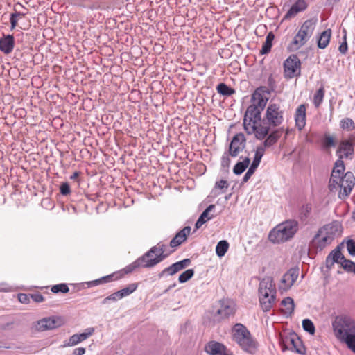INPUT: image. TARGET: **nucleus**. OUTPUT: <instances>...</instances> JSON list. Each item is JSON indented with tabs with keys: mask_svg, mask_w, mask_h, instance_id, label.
Segmentation results:
<instances>
[{
	"mask_svg": "<svg viewBox=\"0 0 355 355\" xmlns=\"http://www.w3.org/2000/svg\"><path fill=\"white\" fill-rule=\"evenodd\" d=\"M282 311L285 315H291L294 311V301L291 297H286L282 301Z\"/></svg>",
	"mask_w": 355,
	"mask_h": 355,
	"instance_id": "33",
	"label": "nucleus"
},
{
	"mask_svg": "<svg viewBox=\"0 0 355 355\" xmlns=\"http://www.w3.org/2000/svg\"><path fill=\"white\" fill-rule=\"evenodd\" d=\"M262 110H261L260 108L251 105L248 107L245 112V117L260 122L261 112Z\"/></svg>",
	"mask_w": 355,
	"mask_h": 355,
	"instance_id": "29",
	"label": "nucleus"
},
{
	"mask_svg": "<svg viewBox=\"0 0 355 355\" xmlns=\"http://www.w3.org/2000/svg\"><path fill=\"white\" fill-rule=\"evenodd\" d=\"M279 137L280 132L279 130L273 131L268 135V137L263 143V145H264L266 147H269L276 143Z\"/></svg>",
	"mask_w": 355,
	"mask_h": 355,
	"instance_id": "40",
	"label": "nucleus"
},
{
	"mask_svg": "<svg viewBox=\"0 0 355 355\" xmlns=\"http://www.w3.org/2000/svg\"><path fill=\"white\" fill-rule=\"evenodd\" d=\"M320 233L329 238L330 241H333L340 236L343 232L342 225L340 222L335 220L330 223L326 224L318 230Z\"/></svg>",
	"mask_w": 355,
	"mask_h": 355,
	"instance_id": "13",
	"label": "nucleus"
},
{
	"mask_svg": "<svg viewBox=\"0 0 355 355\" xmlns=\"http://www.w3.org/2000/svg\"><path fill=\"white\" fill-rule=\"evenodd\" d=\"M245 138L243 134H236L232 139L230 145L229 153L232 157H236L240 152L243 150L245 146Z\"/></svg>",
	"mask_w": 355,
	"mask_h": 355,
	"instance_id": "17",
	"label": "nucleus"
},
{
	"mask_svg": "<svg viewBox=\"0 0 355 355\" xmlns=\"http://www.w3.org/2000/svg\"><path fill=\"white\" fill-rule=\"evenodd\" d=\"M216 206L214 205H210L201 214L198 220L196 223V229H199L203 224L214 218V215L211 213L215 210Z\"/></svg>",
	"mask_w": 355,
	"mask_h": 355,
	"instance_id": "25",
	"label": "nucleus"
},
{
	"mask_svg": "<svg viewBox=\"0 0 355 355\" xmlns=\"http://www.w3.org/2000/svg\"><path fill=\"white\" fill-rule=\"evenodd\" d=\"M259 122L257 121H254L253 119H250L244 116L243 119V127L245 130L248 135H252L256 130L257 124Z\"/></svg>",
	"mask_w": 355,
	"mask_h": 355,
	"instance_id": "34",
	"label": "nucleus"
},
{
	"mask_svg": "<svg viewBox=\"0 0 355 355\" xmlns=\"http://www.w3.org/2000/svg\"><path fill=\"white\" fill-rule=\"evenodd\" d=\"M345 260V258L342 254L340 250H334L327 258V263H340L342 265V261Z\"/></svg>",
	"mask_w": 355,
	"mask_h": 355,
	"instance_id": "32",
	"label": "nucleus"
},
{
	"mask_svg": "<svg viewBox=\"0 0 355 355\" xmlns=\"http://www.w3.org/2000/svg\"><path fill=\"white\" fill-rule=\"evenodd\" d=\"M324 96V90L323 87L319 88L313 96V104L315 107H319L322 103Z\"/></svg>",
	"mask_w": 355,
	"mask_h": 355,
	"instance_id": "43",
	"label": "nucleus"
},
{
	"mask_svg": "<svg viewBox=\"0 0 355 355\" xmlns=\"http://www.w3.org/2000/svg\"><path fill=\"white\" fill-rule=\"evenodd\" d=\"M15 39L11 35H5L0 38V51L5 54H9L14 49Z\"/></svg>",
	"mask_w": 355,
	"mask_h": 355,
	"instance_id": "24",
	"label": "nucleus"
},
{
	"mask_svg": "<svg viewBox=\"0 0 355 355\" xmlns=\"http://www.w3.org/2000/svg\"><path fill=\"white\" fill-rule=\"evenodd\" d=\"M166 245L162 243H158L152 247L144 255L139 257L131 264L124 268L125 273H129L138 268H153L165 259L168 254H165Z\"/></svg>",
	"mask_w": 355,
	"mask_h": 355,
	"instance_id": "1",
	"label": "nucleus"
},
{
	"mask_svg": "<svg viewBox=\"0 0 355 355\" xmlns=\"http://www.w3.org/2000/svg\"><path fill=\"white\" fill-rule=\"evenodd\" d=\"M64 324V320L59 316L44 318L34 323L35 329L38 331H44L58 328Z\"/></svg>",
	"mask_w": 355,
	"mask_h": 355,
	"instance_id": "10",
	"label": "nucleus"
},
{
	"mask_svg": "<svg viewBox=\"0 0 355 355\" xmlns=\"http://www.w3.org/2000/svg\"><path fill=\"white\" fill-rule=\"evenodd\" d=\"M190 263L191 261L189 259H184L180 261H178L163 270L162 272L159 275V277H162L166 274L173 275L178 272V271L188 266L190 264Z\"/></svg>",
	"mask_w": 355,
	"mask_h": 355,
	"instance_id": "20",
	"label": "nucleus"
},
{
	"mask_svg": "<svg viewBox=\"0 0 355 355\" xmlns=\"http://www.w3.org/2000/svg\"><path fill=\"white\" fill-rule=\"evenodd\" d=\"M78 175H79L78 172H75V173H74L71 176V178H71V180H75V179H76V178L78 177Z\"/></svg>",
	"mask_w": 355,
	"mask_h": 355,
	"instance_id": "63",
	"label": "nucleus"
},
{
	"mask_svg": "<svg viewBox=\"0 0 355 355\" xmlns=\"http://www.w3.org/2000/svg\"><path fill=\"white\" fill-rule=\"evenodd\" d=\"M332 326L335 336L355 353V322L348 316H338Z\"/></svg>",
	"mask_w": 355,
	"mask_h": 355,
	"instance_id": "2",
	"label": "nucleus"
},
{
	"mask_svg": "<svg viewBox=\"0 0 355 355\" xmlns=\"http://www.w3.org/2000/svg\"><path fill=\"white\" fill-rule=\"evenodd\" d=\"M266 119L269 126L277 127L284 121V110L279 104L270 103L266 109Z\"/></svg>",
	"mask_w": 355,
	"mask_h": 355,
	"instance_id": "8",
	"label": "nucleus"
},
{
	"mask_svg": "<svg viewBox=\"0 0 355 355\" xmlns=\"http://www.w3.org/2000/svg\"><path fill=\"white\" fill-rule=\"evenodd\" d=\"M332 243L331 241L324 234L318 231L311 242V247L317 250H322Z\"/></svg>",
	"mask_w": 355,
	"mask_h": 355,
	"instance_id": "21",
	"label": "nucleus"
},
{
	"mask_svg": "<svg viewBox=\"0 0 355 355\" xmlns=\"http://www.w3.org/2000/svg\"><path fill=\"white\" fill-rule=\"evenodd\" d=\"M121 300V297L119 295L118 291L115 292L110 295L107 296V297L104 298L102 301V304H107L110 303V301L116 302Z\"/></svg>",
	"mask_w": 355,
	"mask_h": 355,
	"instance_id": "52",
	"label": "nucleus"
},
{
	"mask_svg": "<svg viewBox=\"0 0 355 355\" xmlns=\"http://www.w3.org/2000/svg\"><path fill=\"white\" fill-rule=\"evenodd\" d=\"M338 153L340 158L348 157L354 153V148L352 144L349 141H343L339 147Z\"/></svg>",
	"mask_w": 355,
	"mask_h": 355,
	"instance_id": "28",
	"label": "nucleus"
},
{
	"mask_svg": "<svg viewBox=\"0 0 355 355\" xmlns=\"http://www.w3.org/2000/svg\"><path fill=\"white\" fill-rule=\"evenodd\" d=\"M113 276H114L113 275H107V276L103 277L100 279L88 282L87 284L90 286H97V285H99L101 284L110 282L112 281Z\"/></svg>",
	"mask_w": 355,
	"mask_h": 355,
	"instance_id": "44",
	"label": "nucleus"
},
{
	"mask_svg": "<svg viewBox=\"0 0 355 355\" xmlns=\"http://www.w3.org/2000/svg\"><path fill=\"white\" fill-rule=\"evenodd\" d=\"M344 171L345 166L343 162L341 159L337 160L335 163V166L333 168L329 180V182L331 183V185H333L334 183L336 184V181L338 180V178L344 175Z\"/></svg>",
	"mask_w": 355,
	"mask_h": 355,
	"instance_id": "26",
	"label": "nucleus"
},
{
	"mask_svg": "<svg viewBox=\"0 0 355 355\" xmlns=\"http://www.w3.org/2000/svg\"><path fill=\"white\" fill-rule=\"evenodd\" d=\"M94 333L93 327L87 328L81 334H76L72 335L69 340L64 344V347L75 346L81 342L87 340Z\"/></svg>",
	"mask_w": 355,
	"mask_h": 355,
	"instance_id": "18",
	"label": "nucleus"
},
{
	"mask_svg": "<svg viewBox=\"0 0 355 355\" xmlns=\"http://www.w3.org/2000/svg\"><path fill=\"white\" fill-rule=\"evenodd\" d=\"M342 267L345 270L355 274V263L351 260L346 259L342 261Z\"/></svg>",
	"mask_w": 355,
	"mask_h": 355,
	"instance_id": "47",
	"label": "nucleus"
},
{
	"mask_svg": "<svg viewBox=\"0 0 355 355\" xmlns=\"http://www.w3.org/2000/svg\"><path fill=\"white\" fill-rule=\"evenodd\" d=\"M17 19L15 17V16H12L10 15V24H11V29H14L17 24Z\"/></svg>",
	"mask_w": 355,
	"mask_h": 355,
	"instance_id": "61",
	"label": "nucleus"
},
{
	"mask_svg": "<svg viewBox=\"0 0 355 355\" xmlns=\"http://www.w3.org/2000/svg\"><path fill=\"white\" fill-rule=\"evenodd\" d=\"M306 110L304 104L297 107L295 113V121L297 128L302 130L306 125Z\"/></svg>",
	"mask_w": 355,
	"mask_h": 355,
	"instance_id": "22",
	"label": "nucleus"
},
{
	"mask_svg": "<svg viewBox=\"0 0 355 355\" xmlns=\"http://www.w3.org/2000/svg\"><path fill=\"white\" fill-rule=\"evenodd\" d=\"M31 297L36 302H42L44 301V297L40 293H35L31 295Z\"/></svg>",
	"mask_w": 355,
	"mask_h": 355,
	"instance_id": "57",
	"label": "nucleus"
},
{
	"mask_svg": "<svg viewBox=\"0 0 355 355\" xmlns=\"http://www.w3.org/2000/svg\"><path fill=\"white\" fill-rule=\"evenodd\" d=\"M301 62L297 55H290L284 63V75L286 78L299 76L301 73Z\"/></svg>",
	"mask_w": 355,
	"mask_h": 355,
	"instance_id": "11",
	"label": "nucleus"
},
{
	"mask_svg": "<svg viewBox=\"0 0 355 355\" xmlns=\"http://www.w3.org/2000/svg\"><path fill=\"white\" fill-rule=\"evenodd\" d=\"M138 287V284L136 283H132L129 284L127 287L118 291L119 295L121 299L127 297L135 292Z\"/></svg>",
	"mask_w": 355,
	"mask_h": 355,
	"instance_id": "38",
	"label": "nucleus"
},
{
	"mask_svg": "<svg viewBox=\"0 0 355 355\" xmlns=\"http://www.w3.org/2000/svg\"><path fill=\"white\" fill-rule=\"evenodd\" d=\"M229 155H230V153H224L221 158V166L224 168H228L230 164V159Z\"/></svg>",
	"mask_w": 355,
	"mask_h": 355,
	"instance_id": "53",
	"label": "nucleus"
},
{
	"mask_svg": "<svg viewBox=\"0 0 355 355\" xmlns=\"http://www.w3.org/2000/svg\"><path fill=\"white\" fill-rule=\"evenodd\" d=\"M229 187L227 181L221 180L216 182L214 189L211 193L214 197H216L220 194L225 193L227 189Z\"/></svg>",
	"mask_w": 355,
	"mask_h": 355,
	"instance_id": "30",
	"label": "nucleus"
},
{
	"mask_svg": "<svg viewBox=\"0 0 355 355\" xmlns=\"http://www.w3.org/2000/svg\"><path fill=\"white\" fill-rule=\"evenodd\" d=\"M320 233L329 238L330 241H333L340 236L343 232L342 225L340 222L335 220L330 223L326 224L318 230Z\"/></svg>",
	"mask_w": 355,
	"mask_h": 355,
	"instance_id": "12",
	"label": "nucleus"
},
{
	"mask_svg": "<svg viewBox=\"0 0 355 355\" xmlns=\"http://www.w3.org/2000/svg\"><path fill=\"white\" fill-rule=\"evenodd\" d=\"M336 184L331 185V182L329 183V189L331 192L338 191V197L340 198H345L347 197L355 184V177L352 172H347L343 176L338 178Z\"/></svg>",
	"mask_w": 355,
	"mask_h": 355,
	"instance_id": "7",
	"label": "nucleus"
},
{
	"mask_svg": "<svg viewBox=\"0 0 355 355\" xmlns=\"http://www.w3.org/2000/svg\"><path fill=\"white\" fill-rule=\"evenodd\" d=\"M299 276V269L296 268L289 269L282 277L279 288L286 291L291 288Z\"/></svg>",
	"mask_w": 355,
	"mask_h": 355,
	"instance_id": "14",
	"label": "nucleus"
},
{
	"mask_svg": "<svg viewBox=\"0 0 355 355\" xmlns=\"http://www.w3.org/2000/svg\"><path fill=\"white\" fill-rule=\"evenodd\" d=\"M190 232L191 227L189 226H187L183 228L171 241L170 246L172 248H175L182 244L187 239V237L190 234Z\"/></svg>",
	"mask_w": 355,
	"mask_h": 355,
	"instance_id": "27",
	"label": "nucleus"
},
{
	"mask_svg": "<svg viewBox=\"0 0 355 355\" xmlns=\"http://www.w3.org/2000/svg\"><path fill=\"white\" fill-rule=\"evenodd\" d=\"M303 329L309 332L310 334L313 335L315 333V327L313 322L309 319H304L302 321Z\"/></svg>",
	"mask_w": 355,
	"mask_h": 355,
	"instance_id": "46",
	"label": "nucleus"
},
{
	"mask_svg": "<svg viewBox=\"0 0 355 355\" xmlns=\"http://www.w3.org/2000/svg\"><path fill=\"white\" fill-rule=\"evenodd\" d=\"M340 127L343 130H346L347 131H350L354 129L355 125L352 119L349 118H345L341 120L340 121Z\"/></svg>",
	"mask_w": 355,
	"mask_h": 355,
	"instance_id": "45",
	"label": "nucleus"
},
{
	"mask_svg": "<svg viewBox=\"0 0 355 355\" xmlns=\"http://www.w3.org/2000/svg\"><path fill=\"white\" fill-rule=\"evenodd\" d=\"M25 13H21L20 12H15L12 14H11L12 16H15V18L18 19L19 17H23L25 16Z\"/></svg>",
	"mask_w": 355,
	"mask_h": 355,
	"instance_id": "62",
	"label": "nucleus"
},
{
	"mask_svg": "<svg viewBox=\"0 0 355 355\" xmlns=\"http://www.w3.org/2000/svg\"><path fill=\"white\" fill-rule=\"evenodd\" d=\"M345 41L340 45L339 46V51L342 54H345L347 51V44L346 42V36H344Z\"/></svg>",
	"mask_w": 355,
	"mask_h": 355,
	"instance_id": "56",
	"label": "nucleus"
},
{
	"mask_svg": "<svg viewBox=\"0 0 355 355\" xmlns=\"http://www.w3.org/2000/svg\"><path fill=\"white\" fill-rule=\"evenodd\" d=\"M275 38V35L272 32H270L266 38V41L263 43L261 50L260 51L261 54H266L270 51L272 47V42Z\"/></svg>",
	"mask_w": 355,
	"mask_h": 355,
	"instance_id": "36",
	"label": "nucleus"
},
{
	"mask_svg": "<svg viewBox=\"0 0 355 355\" xmlns=\"http://www.w3.org/2000/svg\"><path fill=\"white\" fill-rule=\"evenodd\" d=\"M86 350L84 347H77L73 352V355H83Z\"/></svg>",
	"mask_w": 355,
	"mask_h": 355,
	"instance_id": "60",
	"label": "nucleus"
},
{
	"mask_svg": "<svg viewBox=\"0 0 355 355\" xmlns=\"http://www.w3.org/2000/svg\"><path fill=\"white\" fill-rule=\"evenodd\" d=\"M282 347L283 351L289 350L300 354H303L305 352V349L302 345L301 340L295 334L283 336L282 338Z\"/></svg>",
	"mask_w": 355,
	"mask_h": 355,
	"instance_id": "9",
	"label": "nucleus"
},
{
	"mask_svg": "<svg viewBox=\"0 0 355 355\" xmlns=\"http://www.w3.org/2000/svg\"><path fill=\"white\" fill-rule=\"evenodd\" d=\"M229 248V243L227 241H219L216 247V253L219 257H223Z\"/></svg>",
	"mask_w": 355,
	"mask_h": 355,
	"instance_id": "37",
	"label": "nucleus"
},
{
	"mask_svg": "<svg viewBox=\"0 0 355 355\" xmlns=\"http://www.w3.org/2000/svg\"><path fill=\"white\" fill-rule=\"evenodd\" d=\"M331 37V29H327V30H325L324 31H323L320 34V35L318 40V48H320L321 49H325L329 43Z\"/></svg>",
	"mask_w": 355,
	"mask_h": 355,
	"instance_id": "31",
	"label": "nucleus"
},
{
	"mask_svg": "<svg viewBox=\"0 0 355 355\" xmlns=\"http://www.w3.org/2000/svg\"><path fill=\"white\" fill-rule=\"evenodd\" d=\"M259 298L263 311H269L275 304L276 289L272 278L266 277L260 282L259 286Z\"/></svg>",
	"mask_w": 355,
	"mask_h": 355,
	"instance_id": "4",
	"label": "nucleus"
},
{
	"mask_svg": "<svg viewBox=\"0 0 355 355\" xmlns=\"http://www.w3.org/2000/svg\"><path fill=\"white\" fill-rule=\"evenodd\" d=\"M266 148L263 144L257 147L252 163L259 165L261 159L265 153Z\"/></svg>",
	"mask_w": 355,
	"mask_h": 355,
	"instance_id": "42",
	"label": "nucleus"
},
{
	"mask_svg": "<svg viewBox=\"0 0 355 355\" xmlns=\"http://www.w3.org/2000/svg\"><path fill=\"white\" fill-rule=\"evenodd\" d=\"M156 257V255L155 253H153L150 257H148V259H155Z\"/></svg>",
	"mask_w": 355,
	"mask_h": 355,
	"instance_id": "64",
	"label": "nucleus"
},
{
	"mask_svg": "<svg viewBox=\"0 0 355 355\" xmlns=\"http://www.w3.org/2000/svg\"><path fill=\"white\" fill-rule=\"evenodd\" d=\"M18 300L21 303L27 304L29 302V296L25 293L18 295Z\"/></svg>",
	"mask_w": 355,
	"mask_h": 355,
	"instance_id": "55",
	"label": "nucleus"
},
{
	"mask_svg": "<svg viewBox=\"0 0 355 355\" xmlns=\"http://www.w3.org/2000/svg\"><path fill=\"white\" fill-rule=\"evenodd\" d=\"M299 229L295 220H286L275 227L269 233L268 239L274 243H280L291 239Z\"/></svg>",
	"mask_w": 355,
	"mask_h": 355,
	"instance_id": "3",
	"label": "nucleus"
},
{
	"mask_svg": "<svg viewBox=\"0 0 355 355\" xmlns=\"http://www.w3.org/2000/svg\"><path fill=\"white\" fill-rule=\"evenodd\" d=\"M269 92L264 87L257 88L252 95V105L263 110L268 101Z\"/></svg>",
	"mask_w": 355,
	"mask_h": 355,
	"instance_id": "16",
	"label": "nucleus"
},
{
	"mask_svg": "<svg viewBox=\"0 0 355 355\" xmlns=\"http://www.w3.org/2000/svg\"><path fill=\"white\" fill-rule=\"evenodd\" d=\"M70 191H71L70 187H69L68 183H67V182L63 183L60 186V193L62 195L67 196V195H68L70 193Z\"/></svg>",
	"mask_w": 355,
	"mask_h": 355,
	"instance_id": "54",
	"label": "nucleus"
},
{
	"mask_svg": "<svg viewBox=\"0 0 355 355\" xmlns=\"http://www.w3.org/2000/svg\"><path fill=\"white\" fill-rule=\"evenodd\" d=\"M250 164V159L245 157L242 162H238L234 167L233 171L236 175L241 174L248 166Z\"/></svg>",
	"mask_w": 355,
	"mask_h": 355,
	"instance_id": "39",
	"label": "nucleus"
},
{
	"mask_svg": "<svg viewBox=\"0 0 355 355\" xmlns=\"http://www.w3.org/2000/svg\"><path fill=\"white\" fill-rule=\"evenodd\" d=\"M268 132L269 128L261 125L259 122L258 124H257L256 130L253 134H254L257 139L261 140L266 137V135L268 134Z\"/></svg>",
	"mask_w": 355,
	"mask_h": 355,
	"instance_id": "35",
	"label": "nucleus"
},
{
	"mask_svg": "<svg viewBox=\"0 0 355 355\" xmlns=\"http://www.w3.org/2000/svg\"><path fill=\"white\" fill-rule=\"evenodd\" d=\"M205 351L209 355H230V351L226 347L216 341H211L205 346Z\"/></svg>",
	"mask_w": 355,
	"mask_h": 355,
	"instance_id": "19",
	"label": "nucleus"
},
{
	"mask_svg": "<svg viewBox=\"0 0 355 355\" xmlns=\"http://www.w3.org/2000/svg\"><path fill=\"white\" fill-rule=\"evenodd\" d=\"M317 23L318 19L316 18L306 20L293 37L289 48L291 50H297L305 45L313 35Z\"/></svg>",
	"mask_w": 355,
	"mask_h": 355,
	"instance_id": "6",
	"label": "nucleus"
},
{
	"mask_svg": "<svg viewBox=\"0 0 355 355\" xmlns=\"http://www.w3.org/2000/svg\"><path fill=\"white\" fill-rule=\"evenodd\" d=\"M258 166L259 165L252 163L251 166L243 176V182H246L248 181Z\"/></svg>",
	"mask_w": 355,
	"mask_h": 355,
	"instance_id": "50",
	"label": "nucleus"
},
{
	"mask_svg": "<svg viewBox=\"0 0 355 355\" xmlns=\"http://www.w3.org/2000/svg\"><path fill=\"white\" fill-rule=\"evenodd\" d=\"M346 247L349 254L351 256H355V240L347 239L346 241Z\"/></svg>",
	"mask_w": 355,
	"mask_h": 355,
	"instance_id": "51",
	"label": "nucleus"
},
{
	"mask_svg": "<svg viewBox=\"0 0 355 355\" xmlns=\"http://www.w3.org/2000/svg\"><path fill=\"white\" fill-rule=\"evenodd\" d=\"M12 291V287L11 286H9L6 283H2L0 284V291L8 292Z\"/></svg>",
	"mask_w": 355,
	"mask_h": 355,
	"instance_id": "59",
	"label": "nucleus"
},
{
	"mask_svg": "<svg viewBox=\"0 0 355 355\" xmlns=\"http://www.w3.org/2000/svg\"><path fill=\"white\" fill-rule=\"evenodd\" d=\"M324 145L326 147H331L334 146V141L331 137H326L324 140Z\"/></svg>",
	"mask_w": 355,
	"mask_h": 355,
	"instance_id": "58",
	"label": "nucleus"
},
{
	"mask_svg": "<svg viewBox=\"0 0 355 355\" xmlns=\"http://www.w3.org/2000/svg\"><path fill=\"white\" fill-rule=\"evenodd\" d=\"M194 274V271L193 269H188L183 272L178 278V280L180 283H184L190 279Z\"/></svg>",
	"mask_w": 355,
	"mask_h": 355,
	"instance_id": "48",
	"label": "nucleus"
},
{
	"mask_svg": "<svg viewBox=\"0 0 355 355\" xmlns=\"http://www.w3.org/2000/svg\"><path fill=\"white\" fill-rule=\"evenodd\" d=\"M235 312V304L230 300H223L220 301V306L214 315V318L217 320L224 319L232 315Z\"/></svg>",
	"mask_w": 355,
	"mask_h": 355,
	"instance_id": "15",
	"label": "nucleus"
},
{
	"mask_svg": "<svg viewBox=\"0 0 355 355\" xmlns=\"http://www.w3.org/2000/svg\"><path fill=\"white\" fill-rule=\"evenodd\" d=\"M307 8V3L305 0H297L292 6L290 8L288 11L284 16V19H291L299 12L305 10Z\"/></svg>",
	"mask_w": 355,
	"mask_h": 355,
	"instance_id": "23",
	"label": "nucleus"
},
{
	"mask_svg": "<svg viewBox=\"0 0 355 355\" xmlns=\"http://www.w3.org/2000/svg\"><path fill=\"white\" fill-rule=\"evenodd\" d=\"M216 89L218 93H219L221 95L227 96H231L235 92L234 89L228 87L225 83H220L219 85H218Z\"/></svg>",
	"mask_w": 355,
	"mask_h": 355,
	"instance_id": "41",
	"label": "nucleus"
},
{
	"mask_svg": "<svg viewBox=\"0 0 355 355\" xmlns=\"http://www.w3.org/2000/svg\"><path fill=\"white\" fill-rule=\"evenodd\" d=\"M232 338L244 351L252 353L257 349L256 340L252 337L248 329L241 323H237L233 327Z\"/></svg>",
	"mask_w": 355,
	"mask_h": 355,
	"instance_id": "5",
	"label": "nucleus"
},
{
	"mask_svg": "<svg viewBox=\"0 0 355 355\" xmlns=\"http://www.w3.org/2000/svg\"><path fill=\"white\" fill-rule=\"evenodd\" d=\"M51 291L54 293L59 292L66 293L69 291V287L65 284H56L52 286Z\"/></svg>",
	"mask_w": 355,
	"mask_h": 355,
	"instance_id": "49",
	"label": "nucleus"
}]
</instances>
